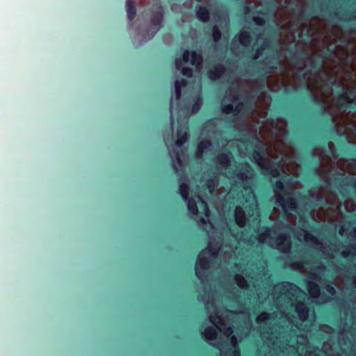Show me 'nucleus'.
<instances>
[{
    "label": "nucleus",
    "mask_w": 356,
    "mask_h": 356,
    "mask_svg": "<svg viewBox=\"0 0 356 356\" xmlns=\"http://www.w3.org/2000/svg\"><path fill=\"white\" fill-rule=\"evenodd\" d=\"M272 61L268 62L266 67H262L256 72L255 75L260 78L261 83L257 92H247L243 97V101L240 102L233 106L232 104H224L221 106V111L223 113L229 115L232 114L234 116L241 113V115H247L256 105V98L259 92H261L266 87L265 81L266 75L270 72L269 70L273 69L274 66L271 65Z\"/></svg>",
    "instance_id": "obj_1"
},
{
    "label": "nucleus",
    "mask_w": 356,
    "mask_h": 356,
    "mask_svg": "<svg viewBox=\"0 0 356 356\" xmlns=\"http://www.w3.org/2000/svg\"><path fill=\"white\" fill-rule=\"evenodd\" d=\"M306 97L310 99L314 104L321 105L320 108L318 111V113L320 116H325L327 113H329L328 116H326L325 118V124L328 127L327 132L329 134V138L335 139L334 136H338L340 137L347 138V135L344 131H341L337 129L336 126L334 124V118L333 115L328 112L327 108L321 104L319 99L314 96L312 92H309L307 95Z\"/></svg>",
    "instance_id": "obj_2"
},
{
    "label": "nucleus",
    "mask_w": 356,
    "mask_h": 356,
    "mask_svg": "<svg viewBox=\"0 0 356 356\" xmlns=\"http://www.w3.org/2000/svg\"><path fill=\"white\" fill-rule=\"evenodd\" d=\"M355 97V94L353 95L352 92L349 94L343 87L342 91L338 92L334 97L336 105L339 109L356 111V104L354 102Z\"/></svg>",
    "instance_id": "obj_3"
},
{
    "label": "nucleus",
    "mask_w": 356,
    "mask_h": 356,
    "mask_svg": "<svg viewBox=\"0 0 356 356\" xmlns=\"http://www.w3.org/2000/svg\"><path fill=\"white\" fill-rule=\"evenodd\" d=\"M153 16L150 19V23L154 26L151 33V38L157 33L159 29L161 26L163 19V7L160 1L156 2L152 6Z\"/></svg>",
    "instance_id": "obj_4"
},
{
    "label": "nucleus",
    "mask_w": 356,
    "mask_h": 356,
    "mask_svg": "<svg viewBox=\"0 0 356 356\" xmlns=\"http://www.w3.org/2000/svg\"><path fill=\"white\" fill-rule=\"evenodd\" d=\"M277 202L285 211H296L298 209V202L292 197L285 198L282 195L277 194Z\"/></svg>",
    "instance_id": "obj_5"
},
{
    "label": "nucleus",
    "mask_w": 356,
    "mask_h": 356,
    "mask_svg": "<svg viewBox=\"0 0 356 356\" xmlns=\"http://www.w3.org/2000/svg\"><path fill=\"white\" fill-rule=\"evenodd\" d=\"M290 56L298 62H303L309 56L305 53L303 48H299L296 44L288 49Z\"/></svg>",
    "instance_id": "obj_6"
},
{
    "label": "nucleus",
    "mask_w": 356,
    "mask_h": 356,
    "mask_svg": "<svg viewBox=\"0 0 356 356\" xmlns=\"http://www.w3.org/2000/svg\"><path fill=\"white\" fill-rule=\"evenodd\" d=\"M288 237L285 233H280L277 237V245L283 252H289L291 249V241L287 240Z\"/></svg>",
    "instance_id": "obj_7"
},
{
    "label": "nucleus",
    "mask_w": 356,
    "mask_h": 356,
    "mask_svg": "<svg viewBox=\"0 0 356 356\" xmlns=\"http://www.w3.org/2000/svg\"><path fill=\"white\" fill-rule=\"evenodd\" d=\"M210 268V260L208 257H200L197 258V263H196V275L198 277H200L202 275L201 271L199 268H200L202 270L204 271L208 270Z\"/></svg>",
    "instance_id": "obj_8"
},
{
    "label": "nucleus",
    "mask_w": 356,
    "mask_h": 356,
    "mask_svg": "<svg viewBox=\"0 0 356 356\" xmlns=\"http://www.w3.org/2000/svg\"><path fill=\"white\" fill-rule=\"evenodd\" d=\"M195 14L197 18L202 22H207L209 20V10L204 6H197L196 7Z\"/></svg>",
    "instance_id": "obj_9"
},
{
    "label": "nucleus",
    "mask_w": 356,
    "mask_h": 356,
    "mask_svg": "<svg viewBox=\"0 0 356 356\" xmlns=\"http://www.w3.org/2000/svg\"><path fill=\"white\" fill-rule=\"evenodd\" d=\"M238 39L241 44L244 47H252V36L248 31H243L239 33Z\"/></svg>",
    "instance_id": "obj_10"
},
{
    "label": "nucleus",
    "mask_w": 356,
    "mask_h": 356,
    "mask_svg": "<svg viewBox=\"0 0 356 356\" xmlns=\"http://www.w3.org/2000/svg\"><path fill=\"white\" fill-rule=\"evenodd\" d=\"M232 159V153L230 152L226 153H220L216 156L217 162L222 166H227L230 164Z\"/></svg>",
    "instance_id": "obj_11"
},
{
    "label": "nucleus",
    "mask_w": 356,
    "mask_h": 356,
    "mask_svg": "<svg viewBox=\"0 0 356 356\" xmlns=\"http://www.w3.org/2000/svg\"><path fill=\"white\" fill-rule=\"evenodd\" d=\"M191 58V65L196 66L197 67H200L202 65L203 57L200 51H192Z\"/></svg>",
    "instance_id": "obj_12"
},
{
    "label": "nucleus",
    "mask_w": 356,
    "mask_h": 356,
    "mask_svg": "<svg viewBox=\"0 0 356 356\" xmlns=\"http://www.w3.org/2000/svg\"><path fill=\"white\" fill-rule=\"evenodd\" d=\"M177 140L175 142L176 145L178 147L184 146L188 138V134L186 131H183L181 128H178L177 130Z\"/></svg>",
    "instance_id": "obj_13"
},
{
    "label": "nucleus",
    "mask_w": 356,
    "mask_h": 356,
    "mask_svg": "<svg viewBox=\"0 0 356 356\" xmlns=\"http://www.w3.org/2000/svg\"><path fill=\"white\" fill-rule=\"evenodd\" d=\"M251 157L255 163H257L259 165L261 166V168H264V165L266 163L264 162L263 151L254 150L253 152L251 154Z\"/></svg>",
    "instance_id": "obj_14"
},
{
    "label": "nucleus",
    "mask_w": 356,
    "mask_h": 356,
    "mask_svg": "<svg viewBox=\"0 0 356 356\" xmlns=\"http://www.w3.org/2000/svg\"><path fill=\"white\" fill-rule=\"evenodd\" d=\"M266 172L273 178L281 177L280 170L277 165H264V168H262Z\"/></svg>",
    "instance_id": "obj_15"
},
{
    "label": "nucleus",
    "mask_w": 356,
    "mask_h": 356,
    "mask_svg": "<svg viewBox=\"0 0 356 356\" xmlns=\"http://www.w3.org/2000/svg\"><path fill=\"white\" fill-rule=\"evenodd\" d=\"M127 13L129 19L132 21L136 15V8L134 0H127Z\"/></svg>",
    "instance_id": "obj_16"
},
{
    "label": "nucleus",
    "mask_w": 356,
    "mask_h": 356,
    "mask_svg": "<svg viewBox=\"0 0 356 356\" xmlns=\"http://www.w3.org/2000/svg\"><path fill=\"white\" fill-rule=\"evenodd\" d=\"M231 342L232 348H229L227 353L226 354L227 356H241V353L239 351L238 346L237 343L236 338L235 336H232L231 337Z\"/></svg>",
    "instance_id": "obj_17"
},
{
    "label": "nucleus",
    "mask_w": 356,
    "mask_h": 356,
    "mask_svg": "<svg viewBox=\"0 0 356 356\" xmlns=\"http://www.w3.org/2000/svg\"><path fill=\"white\" fill-rule=\"evenodd\" d=\"M317 13V10L314 8H312L309 10H302L301 11H299L297 13V17L303 20H308L310 19V17L315 13Z\"/></svg>",
    "instance_id": "obj_18"
},
{
    "label": "nucleus",
    "mask_w": 356,
    "mask_h": 356,
    "mask_svg": "<svg viewBox=\"0 0 356 356\" xmlns=\"http://www.w3.org/2000/svg\"><path fill=\"white\" fill-rule=\"evenodd\" d=\"M290 179L284 176H281V179L277 180L275 182L273 186L275 189L279 191L284 192L285 191V185L289 184Z\"/></svg>",
    "instance_id": "obj_19"
},
{
    "label": "nucleus",
    "mask_w": 356,
    "mask_h": 356,
    "mask_svg": "<svg viewBox=\"0 0 356 356\" xmlns=\"http://www.w3.org/2000/svg\"><path fill=\"white\" fill-rule=\"evenodd\" d=\"M179 193H180L182 199L184 201H186L187 200L191 198L189 197L190 188L187 184H186V183L180 184L179 186Z\"/></svg>",
    "instance_id": "obj_20"
},
{
    "label": "nucleus",
    "mask_w": 356,
    "mask_h": 356,
    "mask_svg": "<svg viewBox=\"0 0 356 356\" xmlns=\"http://www.w3.org/2000/svg\"><path fill=\"white\" fill-rule=\"evenodd\" d=\"M296 312L300 319L305 320L308 316L309 309L304 304L300 303L296 307Z\"/></svg>",
    "instance_id": "obj_21"
},
{
    "label": "nucleus",
    "mask_w": 356,
    "mask_h": 356,
    "mask_svg": "<svg viewBox=\"0 0 356 356\" xmlns=\"http://www.w3.org/2000/svg\"><path fill=\"white\" fill-rule=\"evenodd\" d=\"M187 201V208L192 215L196 216L198 213V208L196 202L193 198H189Z\"/></svg>",
    "instance_id": "obj_22"
},
{
    "label": "nucleus",
    "mask_w": 356,
    "mask_h": 356,
    "mask_svg": "<svg viewBox=\"0 0 356 356\" xmlns=\"http://www.w3.org/2000/svg\"><path fill=\"white\" fill-rule=\"evenodd\" d=\"M270 46V40L269 38H266L263 44L256 49L254 58L256 59L259 58V56H260L262 54V51L266 48H269Z\"/></svg>",
    "instance_id": "obj_23"
},
{
    "label": "nucleus",
    "mask_w": 356,
    "mask_h": 356,
    "mask_svg": "<svg viewBox=\"0 0 356 356\" xmlns=\"http://www.w3.org/2000/svg\"><path fill=\"white\" fill-rule=\"evenodd\" d=\"M341 144L345 146L339 150V154L342 156H355V152H350L351 147L346 142L342 141Z\"/></svg>",
    "instance_id": "obj_24"
},
{
    "label": "nucleus",
    "mask_w": 356,
    "mask_h": 356,
    "mask_svg": "<svg viewBox=\"0 0 356 356\" xmlns=\"http://www.w3.org/2000/svg\"><path fill=\"white\" fill-rule=\"evenodd\" d=\"M204 337H205L207 339H211L213 340L216 337L217 332L216 330L212 327H208L203 333H202Z\"/></svg>",
    "instance_id": "obj_25"
},
{
    "label": "nucleus",
    "mask_w": 356,
    "mask_h": 356,
    "mask_svg": "<svg viewBox=\"0 0 356 356\" xmlns=\"http://www.w3.org/2000/svg\"><path fill=\"white\" fill-rule=\"evenodd\" d=\"M307 289L313 295H318L320 293V287L316 282H309L307 285Z\"/></svg>",
    "instance_id": "obj_26"
},
{
    "label": "nucleus",
    "mask_w": 356,
    "mask_h": 356,
    "mask_svg": "<svg viewBox=\"0 0 356 356\" xmlns=\"http://www.w3.org/2000/svg\"><path fill=\"white\" fill-rule=\"evenodd\" d=\"M343 258H348L349 257L356 256V243L350 245V251H343L341 253Z\"/></svg>",
    "instance_id": "obj_27"
},
{
    "label": "nucleus",
    "mask_w": 356,
    "mask_h": 356,
    "mask_svg": "<svg viewBox=\"0 0 356 356\" xmlns=\"http://www.w3.org/2000/svg\"><path fill=\"white\" fill-rule=\"evenodd\" d=\"M305 242L307 243H311L312 244H315V245H318L320 243L318 240V238L314 236L313 234H312L311 233L308 232H305Z\"/></svg>",
    "instance_id": "obj_28"
},
{
    "label": "nucleus",
    "mask_w": 356,
    "mask_h": 356,
    "mask_svg": "<svg viewBox=\"0 0 356 356\" xmlns=\"http://www.w3.org/2000/svg\"><path fill=\"white\" fill-rule=\"evenodd\" d=\"M212 36L215 42H219L222 37V33L217 26L212 27Z\"/></svg>",
    "instance_id": "obj_29"
},
{
    "label": "nucleus",
    "mask_w": 356,
    "mask_h": 356,
    "mask_svg": "<svg viewBox=\"0 0 356 356\" xmlns=\"http://www.w3.org/2000/svg\"><path fill=\"white\" fill-rule=\"evenodd\" d=\"M219 78L220 79L222 75L225 72L226 68L222 63H218L212 67Z\"/></svg>",
    "instance_id": "obj_30"
},
{
    "label": "nucleus",
    "mask_w": 356,
    "mask_h": 356,
    "mask_svg": "<svg viewBox=\"0 0 356 356\" xmlns=\"http://www.w3.org/2000/svg\"><path fill=\"white\" fill-rule=\"evenodd\" d=\"M211 145V143L209 140H202L197 145V151L202 153L205 149H209Z\"/></svg>",
    "instance_id": "obj_31"
},
{
    "label": "nucleus",
    "mask_w": 356,
    "mask_h": 356,
    "mask_svg": "<svg viewBox=\"0 0 356 356\" xmlns=\"http://www.w3.org/2000/svg\"><path fill=\"white\" fill-rule=\"evenodd\" d=\"M211 145V143L209 140H202L197 145V151L202 153L205 149H209Z\"/></svg>",
    "instance_id": "obj_32"
},
{
    "label": "nucleus",
    "mask_w": 356,
    "mask_h": 356,
    "mask_svg": "<svg viewBox=\"0 0 356 356\" xmlns=\"http://www.w3.org/2000/svg\"><path fill=\"white\" fill-rule=\"evenodd\" d=\"M243 12L245 15H248L250 13H255L264 14L261 11H257L253 6H251L247 4L246 3H244V5L243 6Z\"/></svg>",
    "instance_id": "obj_33"
},
{
    "label": "nucleus",
    "mask_w": 356,
    "mask_h": 356,
    "mask_svg": "<svg viewBox=\"0 0 356 356\" xmlns=\"http://www.w3.org/2000/svg\"><path fill=\"white\" fill-rule=\"evenodd\" d=\"M203 186L204 188L207 189L209 193H212L215 188L213 180L211 179H207L206 183L203 185Z\"/></svg>",
    "instance_id": "obj_34"
},
{
    "label": "nucleus",
    "mask_w": 356,
    "mask_h": 356,
    "mask_svg": "<svg viewBox=\"0 0 356 356\" xmlns=\"http://www.w3.org/2000/svg\"><path fill=\"white\" fill-rule=\"evenodd\" d=\"M251 168L250 165L248 163H245L244 164V167L242 168V170L243 171V172H239L238 174V177L241 179H244V178H247V176L245 175V172H250V169Z\"/></svg>",
    "instance_id": "obj_35"
},
{
    "label": "nucleus",
    "mask_w": 356,
    "mask_h": 356,
    "mask_svg": "<svg viewBox=\"0 0 356 356\" xmlns=\"http://www.w3.org/2000/svg\"><path fill=\"white\" fill-rule=\"evenodd\" d=\"M207 76L211 81H216L220 79L213 67L207 71Z\"/></svg>",
    "instance_id": "obj_36"
},
{
    "label": "nucleus",
    "mask_w": 356,
    "mask_h": 356,
    "mask_svg": "<svg viewBox=\"0 0 356 356\" xmlns=\"http://www.w3.org/2000/svg\"><path fill=\"white\" fill-rule=\"evenodd\" d=\"M181 72L183 76L187 78H191L193 76V70L189 67H183L181 68Z\"/></svg>",
    "instance_id": "obj_37"
},
{
    "label": "nucleus",
    "mask_w": 356,
    "mask_h": 356,
    "mask_svg": "<svg viewBox=\"0 0 356 356\" xmlns=\"http://www.w3.org/2000/svg\"><path fill=\"white\" fill-rule=\"evenodd\" d=\"M337 180H341V182L344 183L346 186H353V183L355 181V187L356 188V179L353 177H347L345 179H336Z\"/></svg>",
    "instance_id": "obj_38"
},
{
    "label": "nucleus",
    "mask_w": 356,
    "mask_h": 356,
    "mask_svg": "<svg viewBox=\"0 0 356 356\" xmlns=\"http://www.w3.org/2000/svg\"><path fill=\"white\" fill-rule=\"evenodd\" d=\"M336 49L333 47H327L325 51H323V55L325 58L331 57L336 54Z\"/></svg>",
    "instance_id": "obj_39"
},
{
    "label": "nucleus",
    "mask_w": 356,
    "mask_h": 356,
    "mask_svg": "<svg viewBox=\"0 0 356 356\" xmlns=\"http://www.w3.org/2000/svg\"><path fill=\"white\" fill-rule=\"evenodd\" d=\"M252 20L256 25L259 26H264L266 24L265 19L260 16L253 17Z\"/></svg>",
    "instance_id": "obj_40"
},
{
    "label": "nucleus",
    "mask_w": 356,
    "mask_h": 356,
    "mask_svg": "<svg viewBox=\"0 0 356 356\" xmlns=\"http://www.w3.org/2000/svg\"><path fill=\"white\" fill-rule=\"evenodd\" d=\"M270 314L262 313L261 314L259 315L257 317L256 321H257V322L260 323V322L266 321V320L270 319Z\"/></svg>",
    "instance_id": "obj_41"
},
{
    "label": "nucleus",
    "mask_w": 356,
    "mask_h": 356,
    "mask_svg": "<svg viewBox=\"0 0 356 356\" xmlns=\"http://www.w3.org/2000/svg\"><path fill=\"white\" fill-rule=\"evenodd\" d=\"M179 83V82H175V93L177 99H179L181 95V88Z\"/></svg>",
    "instance_id": "obj_42"
},
{
    "label": "nucleus",
    "mask_w": 356,
    "mask_h": 356,
    "mask_svg": "<svg viewBox=\"0 0 356 356\" xmlns=\"http://www.w3.org/2000/svg\"><path fill=\"white\" fill-rule=\"evenodd\" d=\"M299 222L301 225V226L304 228H308L309 227V221L307 217L300 216L299 218Z\"/></svg>",
    "instance_id": "obj_43"
},
{
    "label": "nucleus",
    "mask_w": 356,
    "mask_h": 356,
    "mask_svg": "<svg viewBox=\"0 0 356 356\" xmlns=\"http://www.w3.org/2000/svg\"><path fill=\"white\" fill-rule=\"evenodd\" d=\"M241 213L243 214V211H242V209L241 208H238L236 209V215L238 216V214ZM236 222H237V224L240 226H243L244 224H245V218L243 217L241 218H239L237 217L236 218Z\"/></svg>",
    "instance_id": "obj_44"
},
{
    "label": "nucleus",
    "mask_w": 356,
    "mask_h": 356,
    "mask_svg": "<svg viewBox=\"0 0 356 356\" xmlns=\"http://www.w3.org/2000/svg\"><path fill=\"white\" fill-rule=\"evenodd\" d=\"M191 57V51L188 50H185L182 54V60L184 63H188L190 60V58Z\"/></svg>",
    "instance_id": "obj_45"
},
{
    "label": "nucleus",
    "mask_w": 356,
    "mask_h": 356,
    "mask_svg": "<svg viewBox=\"0 0 356 356\" xmlns=\"http://www.w3.org/2000/svg\"><path fill=\"white\" fill-rule=\"evenodd\" d=\"M325 290L330 296H334L336 293V289L332 284L326 285Z\"/></svg>",
    "instance_id": "obj_46"
},
{
    "label": "nucleus",
    "mask_w": 356,
    "mask_h": 356,
    "mask_svg": "<svg viewBox=\"0 0 356 356\" xmlns=\"http://www.w3.org/2000/svg\"><path fill=\"white\" fill-rule=\"evenodd\" d=\"M219 250L218 247L217 246V245H211L209 247V249H208V252H209L210 253H211L213 256L216 255V252Z\"/></svg>",
    "instance_id": "obj_47"
},
{
    "label": "nucleus",
    "mask_w": 356,
    "mask_h": 356,
    "mask_svg": "<svg viewBox=\"0 0 356 356\" xmlns=\"http://www.w3.org/2000/svg\"><path fill=\"white\" fill-rule=\"evenodd\" d=\"M182 60L181 58H176L175 60V65H176V67L177 70H181V68L184 67L182 65Z\"/></svg>",
    "instance_id": "obj_48"
},
{
    "label": "nucleus",
    "mask_w": 356,
    "mask_h": 356,
    "mask_svg": "<svg viewBox=\"0 0 356 356\" xmlns=\"http://www.w3.org/2000/svg\"><path fill=\"white\" fill-rule=\"evenodd\" d=\"M282 226L286 229L291 230V231L294 230L293 225L291 223H289V222H283Z\"/></svg>",
    "instance_id": "obj_49"
},
{
    "label": "nucleus",
    "mask_w": 356,
    "mask_h": 356,
    "mask_svg": "<svg viewBox=\"0 0 356 356\" xmlns=\"http://www.w3.org/2000/svg\"><path fill=\"white\" fill-rule=\"evenodd\" d=\"M221 316H218L217 314H216L215 316H211V318H210V321L213 323V324H215L216 323V320H218L219 321H221Z\"/></svg>",
    "instance_id": "obj_50"
},
{
    "label": "nucleus",
    "mask_w": 356,
    "mask_h": 356,
    "mask_svg": "<svg viewBox=\"0 0 356 356\" xmlns=\"http://www.w3.org/2000/svg\"><path fill=\"white\" fill-rule=\"evenodd\" d=\"M225 334L227 335V336H229L231 335L232 333H233V330L232 328V327H227L225 330V332H224Z\"/></svg>",
    "instance_id": "obj_51"
},
{
    "label": "nucleus",
    "mask_w": 356,
    "mask_h": 356,
    "mask_svg": "<svg viewBox=\"0 0 356 356\" xmlns=\"http://www.w3.org/2000/svg\"><path fill=\"white\" fill-rule=\"evenodd\" d=\"M264 233L262 234V235H264V236H268L269 235V234L272 231V228L271 227H266L264 228Z\"/></svg>",
    "instance_id": "obj_52"
},
{
    "label": "nucleus",
    "mask_w": 356,
    "mask_h": 356,
    "mask_svg": "<svg viewBox=\"0 0 356 356\" xmlns=\"http://www.w3.org/2000/svg\"><path fill=\"white\" fill-rule=\"evenodd\" d=\"M175 82H179V84L181 85V88L186 85V81L183 79H181V80H177Z\"/></svg>",
    "instance_id": "obj_53"
},
{
    "label": "nucleus",
    "mask_w": 356,
    "mask_h": 356,
    "mask_svg": "<svg viewBox=\"0 0 356 356\" xmlns=\"http://www.w3.org/2000/svg\"><path fill=\"white\" fill-rule=\"evenodd\" d=\"M351 269L354 271H356V263L351 266ZM353 284L356 286V277L353 280Z\"/></svg>",
    "instance_id": "obj_54"
},
{
    "label": "nucleus",
    "mask_w": 356,
    "mask_h": 356,
    "mask_svg": "<svg viewBox=\"0 0 356 356\" xmlns=\"http://www.w3.org/2000/svg\"><path fill=\"white\" fill-rule=\"evenodd\" d=\"M346 353L350 356H356V353L354 351H348Z\"/></svg>",
    "instance_id": "obj_55"
},
{
    "label": "nucleus",
    "mask_w": 356,
    "mask_h": 356,
    "mask_svg": "<svg viewBox=\"0 0 356 356\" xmlns=\"http://www.w3.org/2000/svg\"><path fill=\"white\" fill-rule=\"evenodd\" d=\"M199 108H200V105L198 104H195L193 106V110L197 111V110H199Z\"/></svg>",
    "instance_id": "obj_56"
},
{
    "label": "nucleus",
    "mask_w": 356,
    "mask_h": 356,
    "mask_svg": "<svg viewBox=\"0 0 356 356\" xmlns=\"http://www.w3.org/2000/svg\"><path fill=\"white\" fill-rule=\"evenodd\" d=\"M177 161L178 163L181 164V160L180 159V156H179V154L177 153Z\"/></svg>",
    "instance_id": "obj_57"
},
{
    "label": "nucleus",
    "mask_w": 356,
    "mask_h": 356,
    "mask_svg": "<svg viewBox=\"0 0 356 356\" xmlns=\"http://www.w3.org/2000/svg\"><path fill=\"white\" fill-rule=\"evenodd\" d=\"M236 280H241V281H244L243 277L242 276H241V275H237V276L236 277Z\"/></svg>",
    "instance_id": "obj_58"
},
{
    "label": "nucleus",
    "mask_w": 356,
    "mask_h": 356,
    "mask_svg": "<svg viewBox=\"0 0 356 356\" xmlns=\"http://www.w3.org/2000/svg\"><path fill=\"white\" fill-rule=\"evenodd\" d=\"M312 277H313L315 280H317V281H318V280H320V277H319L318 275H314L312 276Z\"/></svg>",
    "instance_id": "obj_59"
},
{
    "label": "nucleus",
    "mask_w": 356,
    "mask_h": 356,
    "mask_svg": "<svg viewBox=\"0 0 356 356\" xmlns=\"http://www.w3.org/2000/svg\"><path fill=\"white\" fill-rule=\"evenodd\" d=\"M304 88H305V90H307V91L310 90V88L307 83L304 84Z\"/></svg>",
    "instance_id": "obj_60"
},
{
    "label": "nucleus",
    "mask_w": 356,
    "mask_h": 356,
    "mask_svg": "<svg viewBox=\"0 0 356 356\" xmlns=\"http://www.w3.org/2000/svg\"><path fill=\"white\" fill-rule=\"evenodd\" d=\"M324 146H325V147H327L330 148V147L329 144H328V143H326V141H325V142H324Z\"/></svg>",
    "instance_id": "obj_61"
},
{
    "label": "nucleus",
    "mask_w": 356,
    "mask_h": 356,
    "mask_svg": "<svg viewBox=\"0 0 356 356\" xmlns=\"http://www.w3.org/2000/svg\"><path fill=\"white\" fill-rule=\"evenodd\" d=\"M343 231H344L343 227H341L340 231H339V233H340L341 234H342V233H343Z\"/></svg>",
    "instance_id": "obj_62"
},
{
    "label": "nucleus",
    "mask_w": 356,
    "mask_h": 356,
    "mask_svg": "<svg viewBox=\"0 0 356 356\" xmlns=\"http://www.w3.org/2000/svg\"><path fill=\"white\" fill-rule=\"evenodd\" d=\"M306 76H307V73L305 72V73L302 74V78L303 79H305Z\"/></svg>",
    "instance_id": "obj_63"
},
{
    "label": "nucleus",
    "mask_w": 356,
    "mask_h": 356,
    "mask_svg": "<svg viewBox=\"0 0 356 356\" xmlns=\"http://www.w3.org/2000/svg\"><path fill=\"white\" fill-rule=\"evenodd\" d=\"M299 70H300V72H302V71L303 70V68L300 67V68L299 69Z\"/></svg>",
    "instance_id": "obj_64"
}]
</instances>
